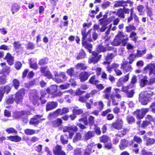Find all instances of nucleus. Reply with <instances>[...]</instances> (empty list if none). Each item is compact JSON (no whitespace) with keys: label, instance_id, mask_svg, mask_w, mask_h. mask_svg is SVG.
Wrapping results in <instances>:
<instances>
[{"label":"nucleus","instance_id":"nucleus-1","mask_svg":"<svg viewBox=\"0 0 155 155\" xmlns=\"http://www.w3.org/2000/svg\"><path fill=\"white\" fill-rule=\"evenodd\" d=\"M82 117L78 119V121L80 122L83 121L84 125L80 123H78L76 125L78 126L80 129L83 130L86 128L85 125H87L88 124L90 126H92L94 124V117L93 116L90 115L88 118L87 120V115L85 113L81 115Z\"/></svg>","mask_w":155,"mask_h":155},{"label":"nucleus","instance_id":"nucleus-2","mask_svg":"<svg viewBox=\"0 0 155 155\" xmlns=\"http://www.w3.org/2000/svg\"><path fill=\"white\" fill-rule=\"evenodd\" d=\"M154 94L151 91H142L139 95V101L142 105H147L150 101V97Z\"/></svg>","mask_w":155,"mask_h":155},{"label":"nucleus","instance_id":"nucleus-3","mask_svg":"<svg viewBox=\"0 0 155 155\" xmlns=\"http://www.w3.org/2000/svg\"><path fill=\"white\" fill-rule=\"evenodd\" d=\"M46 91L47 93L52 95V97H57L61 96L62 95V93L60 91H58V87L56 85H51L50 88L48 87Z\"/></svg>","mask_w":155,"mask_h":155},{"label":"nucleus","instance_id":"nucleus-4","mask_svg":"<svg viewBox=\"0 0 155 155\" xmlns=\"http://www.w3.org/2000/svg\"><path fill=\"white\" fill-rule=\"evenodd\" d=\"M25 94V89L21 88L19 89L15 94L14 97L15 102L17 104L21 103Z\"/></svg>","mask_w":155,"mask_h":155},{"label":"nucleus","instance_id":"nucleus-5","mask_svg":"<svg viewBox=\"0 0 155 155\" xmlns=\"http://www.w3.org/2000/svg\"><path fill=\"white\" fill-rule=\"evenodd\" d=\"M30 101L34 105H39V100L40 98L39 93L37 91L35 90L31 92L29 95Z\"/></svg>","mask_w":155,"mask_h":155},{"label":"nucleus","instance_id":"nucleus-6","mask_svg":"<svg viewBox=\"0 0 155 155\" xmlns=\"http://www.w3.org/2000/svg\"><path fill=\"white\" fill-rule=\"evenodd\" d=\"M90 75L89 72L83 71L80 72L76 78L79 79L81 82H84L88 79Z\"/></svg>","mask_w":155,"mask_h":155},{"label":"nucleus","instance_id":"nucleus-7","mask_svg":"<svg viewBox=\"0 0 155 155\" xmlns=\"http://www.w3.org/2000/svg\"><path fill=\"white\" fill-rule=\"evenodd\" d=\"M148 111L147 108H143L141 110H138L134 112V115H136L137 117L139 119L143 118L146 114Z\"/></svg>","mask_w":155,"mask_h":155},{"label":"nucleus","instance_id":"nucleus-8","mask_svg":"<svg viewBox=\"0 0 155 155\" xmlns=\"http://www.w3.org/2000/svg\"><path fill=\"white\" fill-rule=\"evenodd\" d=\"M47 69H48L47 66L41 67L40 68V71L44 76L46 77L48 79H51L53 78V75L49 70L46 71Z\"/></svg>","mask_w":155,"mask_h":155},{"label":"nucleus","instance_id":"nucleus-9","mask_svg":"<svg viewBox=\"0 0 155 155\" xmlns=\"http://www.w3.org/2000/svg\"><path fill=\"white\" fill-rule=\"evenodd\" d=\"M30 112L28 111H16L13 112V117L15 119H18L21 118L23 116L30 114Z\"/></svg>","mask_w":155,"mask_h":155},{"label":"nucleus","instance_id":"nucleus-10","mask_svg":"<svg viewBox=\"0 0 155 155\" xmlns=\"http://www.w3.org/2000/svg\"><path fill=\"white\" fill-rule=\"evenodd\" d=\"M42 115L37 114L34 116L33 117L31 118L29 121V124L31 125L36 126L40 123Z\"/></svg>","mask_w":155,"mask_h":155},{"label":"nucleus","instance_id":"nucleus-11","mask_svg":"<svg viewBox=\"0 0 155 155\" xmlns=\"http://www.w3.org/2000/svg\"><path fill=\"white\" fill-rule=\"evenodd\" d=\"M14 48L18 54L22 53L23 51V48L19 41H15L13 43Z\"/></svg>","mask_w":155,"mask_h":155},{"label":"nucleus","instance_id":"nucleus-12","mask_svg":"<svg viewBox=\"0 0 155 155\" xmlns=\"http://www.w3.org/2000/svg\"><path fill=\"white\" fill-rule=\"evenodd\" d=\"M58 103L56 101H51L48 102L46 105L45 110L46 111L51 110L56 108Z\"/></svg>","mask_w":155,"mask_h":155},{"label":"nucleus","instance_id":"nucleus-13","mask_svg":"<svg viewBox=\"0 0 155 155\" xmlns=\"http://www.w3.org/2000/svg\"><path fill=\"white\" fill-rule=\"evenodd\" d=\"M144 71H147L148 70L150 75L153 74L155 75V64L154 63H150L146 66L144 68Z\"/></svg>","mask_w":155,"mask_h":155},{"label":"nucleus","instance_id":"nucleus-14","mask_svg":"<svg viewBox=\"0 0 155 155\" xmlns=\"http://www.w3.org/2000/svg\"><path fill=\"white\" fill-rule=\"evenodd\" d=\"M53 153L55 155H66L65 153L62 150L61 146L57 145L53 149Z\"/></svg>","mask_w":155,"mask_h":155},{"label":"nucleus","instance_id":"nucleus-15","mask_svg":"<svg viewBox=\"0 0 155 155\" xmlns=\"http://www.w3.org/2000/svg\"><path fill=\"white\" fill-rule=\"evenodd\" d=\"M6 60L8 64L10 66H12L14 64V57L12 56L9 52L6 53L5 57L3 58Z\"/></svg>","mask_w":155,"mask_h":155},{"label":"nucleus","instance_id":"nucleus-16","mask_svg":"<svg viewBox=\"0 0 155 155\" xmlns=\"http://www.w3.org/2000/svg\"><path fill=\"white\" fill-rule=\"evenodd\" d=\"M69 112V109L68 108L64 107L61 109H58L54 112V114L57 116L62 115L65 114Z\"/></svg>","mask_w":155,"mask_h":155},{"label":"nucleus","instance_id":"nucleus-17","mask_svg":"<svg viewBox=\"0 0 155 155\" xmlns=\"http://www.w3.org/2000/svg\"><path fill=\"white\" fill-rule=\"evenodd\" d=\"M121 69L124 72H127L131 71L132 69L131 66L128 64V62L124 60L121 64Z\"/></svg>","mask_w":155,"mask_h":155},{"label":"nucleus","instance_id":"nucleus-18","mask_svg":"<svg viewBox=\"0 0 155 155\" xmlns=\"http://www.w3.org/2000/svg\"><path fill=\"white\" fill-rule=\"evenodd\" d=\"M12 85L10 84H8L3 87H2V90H0L2 92L4 95H7L11 91L12 88Z\"/></svg>","mask_w":155,"mask_h":155},{"label":"nucleus","instance_id":"nucleus-19","mask_svg":"<svg viewBox=\"0 0 155 155\" xmlns=\"http://www.w3.org/2000/svg\"><path fill=\"white\" fill-rule=\"evenodd\" d=\"M63 122L61 118H57L56 119L52 120L51 122V125L54 128H57L62 126Z\"/></svg>","mask_w":155,"mask_h":155},{"label":"nucleus","instance_id":"nucleus-20","mask_svg":"<svg viewBox=\"0 0 155 155\" xmlns=\"http://www.w3.org/2000/svg\"><path fill=\"white\" fill-rule=\"evenodd\" d=\"M7 138L8 140L15 142H19L22 140L21 137L18 135H11L8 136Z\"/></svg>","mask_w":155,"mask_h":155},{"label":"nucleus","instance_id":"nucleus-21","mask_svg":"<svg viewBox=\"0 0 155 155\" xmlns=\"http://www.w3.org/2000/svg\"><path fill=\"white\" fill-rule=\"evenodd\" d=\"M13 95L12 94L8 96L5 100L4 103L5 104L10 105L13 104L15 101Z\"/></svg>","mask_w":155,"mask_h":155},{"label":"nucleus","instance_id":"nucleus-22","mask_svg":"<svg viewBox=\"0 0 155 155\" xmlns=\"http://www.w3.org/2000/svg\"><path fill=\"white\" fill-rule=\"evenodd\" d=\"M123 122L122 120H118L117 122L112 124L111 126L112 127L117 129H120L122 127Z\"/></svg>","mask_w":155,"mask_h":155},{"label":"nucleus","instance_id":"nucleus-23","mask_svg":"<svg viewBox=\"0 0 155 155\" xmlns=\"http://www.w3.org/2000/svg\"><path fill=\"white\" fill-rule=\"evenodd\" d=\"M90 97L91 94L90 93H87L84 96H80L78 98V100L82 103H85Z\"/></svg>","mask_w":155,"mask_h":155},{"label":"nucleus","instance_id":"nucleus-24","mask_svg":"<svg viewBox=\"0 0 155 155\" xmlns=\"http://www.w3.org/2000/svg\"><path fill=\"white\" fill-rule=\"evenodd\" d=\"M68 135L66 134L61 135L60 136V141L61 143L64 145L67 144L68 143Z\"/></svg>","mask_w":155,"mask_h":155},{"label":"nucleus","instance_id":"nucleus-25","mask_svg":"<svg viewBox=\"0 0 155 155\" xmlns=\"http://www.w3.org/2000/svg\"><path fill=\"white\" fill-rule=\"evenodd\" d=\"M82 45L85 48L87 49L90 53H91V48H92V45L89 43H88L86 41H82Z\"/></svg>","mask_w":155,"mask_h":155},{"label":"nucleus","instance_id":"nucleus-26","mask_svg":"<svg viewBox=\"0 0 155 155\" xmlns=\"http://www.w3.org/2000/svg\"><path fill=\"white\" fill-rule=\"evenodd\" d=\"M75 68L77 70H84L87 69V66L84 63H79L75 65Z\"/></svg>","mask_w":155,"mask_h":155},{"label":"nucleus","instance_id":"nucleus-27","mask_svg":"<svg viewBox=\"0 0 155 155\" xmlns=\"http://www.w3.org/2000/svg\"><path fill=\"white\" fill-rule=\"evenodd\" d=\"M74 71V68L73 67L71 68H70L67 69L66 71L67 74L70 76V77H74V78H76L77 77L78 72H76V74H74L73 72Z\"/></svg>","mask_w":155,"mask_h":155},{"label":"nucleus","instance_id":"nucleus-28","mask_svg":"<svg viewBox=\"0 0 155 155\" xmlns=\"http://www.w3.org/2000/svg\"><path fill=\"white\" fill-rule=\"evenodd\" d=\"M19 5L17 3L13 4L12 6L11 11L12 12V14H14L15 13L18 12L20 9Z\"/></svg>","mask_w":155,"mask_h":155},{"label":"nucleus","instance_id":"nucleus-29","mask_svg":"<svg viewBox=\"0 0 155 155\" xmlns=\"http://www.w3.org/2000/svg\"><path fill=\"white\" fill-rule=\"evenodd\" d=\"M94 131H88L84 135V138L85 140H87L91 139L92 137L94 136Z\"/></svg>","mask_w":155,"mask_h":155},{"label":"nucleus","instance_id":"nucleus-30","mask_svg":"<svg viewBox=\"0 0 155 155\" xmlns=\"http://www.w3.org/2000/svg\"><path fill=\"white\" fill-rule=\"evenodd\" d=\"M86 53L84 50L83 49H81L78 54V55L76 57V59L77 60H79L84 58H85Z\"/></svg>","mask_w":155,"mask_h":155},{"label":"nucleus","instance_id":"nucleus-31","mask_svg":"<svg viewBox=\"0 0 155 155\" xmlns=\"http://www.w3.org/2000/svg\"><path fill=\"white\" fill-rule=\"evenodd\" d=\"M128 145V142L125 139L122 140L120 142L119 147L121 150H123Z\"/></svg>","mask_w":155,"mask_h":155},{"label":"nucleus","instance_id":"nucleus-32","mask_svg":"<svg viewBox=\"0 0 155 155\" xmlns=\"http://www.w3.org/2000/svg\"><path fill=\"white\" fill-rule=\"evenodd\" d=\"M39 130H37L36 131L33 129H27L24 130V132L25 134L27 135H32L37 133L39 132Z\"/></svg>","mask_w":155,"mask_h":155},{"label":"nucleus","instance_id":"nucleus-33","mask_svg":"<svg viewBox=\"0 0 155 155\" xmlns=\"http://www.w3.org/2000/svg\"><path fill=\"white\" fill-rule=\"evenodd\" d=\"M92 146L90 145H88L85 149L83 155H90L92 152Z\"/></svg>","mask_w":155,"mask_h":155},{"label":"nucleus","instance_id":"nucleus-34","mask_svg":"<svg viewBox=\"0 0 155 155\" xmlns=\"http://www.w3.org/2000/svg\"><path fill=\"white\" fill-rule=\"evenodd\" d=\"M49 58L47 57H44L38 61V64L40 66L44 65L48 63Z\"/></svg>","mask_w":155,"mask_h":155},{"label":"nucleus","instance_id":"nucleus-35","mask_svg":"<svg viewBox=\"0 0 155 155\" xmlns=\"http://www.w3.org/2000/svg\"><path fill=\"white\" fill-rule=\"evenodd\" d=\"M12 86H13L15 89L18 90L20 85V82L19 80L17 79H14L12 81Z\"/></svg>","mask_w":155,"mask_h":155},{"label":"nucleus","instance_id":"nucleus-36","mask_svg":"<svg viewBox=\"0 0 155 155\" xmlns=\"http://www.w3.org/2000/svg\"><path fill=\"white\" fill-rule=\"evenodd\" d=\"M144 139L146 141V145L148 146L153 144L155 141V140L153 139L147 137L146 136H144Z\"/></svg>","mask_w":155,"mask_h":155},{"label":"nucleus","instance_id":"nucleus-37","mask_svg":"<svg viewBox=\"0 0 155 155\" xmlns=\"http://www.w3.org/2000/svg\"><path fill=\"white\" fill-rule=\"evenodd\" d=\"M115 56V55L113 53L108 54L106 57V61L104 62L103 63L104 64H110V62L108 61V60H112Z\"/></svg>","mask_w":155,"mask_h":155},{"label":"nucleus","instance_id":"nucleus-38","mask_svg":"<svg viewBox=\"0 0 155 155\" xmlns=\"http://www.w3.org/2000/svg\"><path fill=\"white\" fill-rule=\"evenodd\" d=\"M148 83V81L147 80V77L145 76L140 79V85L141 87H143L147 84Z\"/></svg>","mask_w":155,"mask_h":155},{"label":"nucleus","instance_id":"nucleus-39","mask_svg":"<svg viewBox=\"0 0 155 155\" xmlns=\"http://www.w3.org/2000/svg\"><path fill=\"white\" fill-rule=\"evenodd\" d=\"M55 76V81L58 83H62L63 82V80H62L61 78H60V73L58 74L57 72H55L54 73Z\"/></svg>","mask_w":155,"mask_h":155},{"label":"nucleus","instance_id":"nucleus-40","mask_svg":"<svg viewBox=\"0 0 155 155\" xmlns=\"http://www.w3.org/2000/svg\"><path fill=\"white\" fill-rule=\"evenodd\" d=\"M121 43V40L115 37V38L111 42V44L115 46L120 45Z\"/></svg>","mask_w":155,"mask_h":155},{"label":"nucleus","instance_id":"nucleus-41","mask_svg":"<svg viewBox=\"0 0 155 155\" xmlns=\"http://www.w3.org/2000/svg\"><path fill=\"white\" fill-rule=\"evenodd\" d=\"M7 76L5 74L0 76V84L4 85L7 83Z\"/></svg>","mask_w":155,"mask_h":155},{"label":"nucleus","instance_id":"nucleus-42","mask_svg":"<svg viewBox=\"0 0 155 155\" xmlns=\"http://www.w3.org/2000/svg\"><path fill=\"white\" fill-rule=\"evenodd\" d=\"M5 131L8 134H17L18 133L17 131L12 127L7 128L5 130Z\"/></svg>","mask_w":155,"mask_h":155},{"label":"nucleus","instance_id":"nucleus-43","mask_svg":"<svg viewBox=\"0 0 155 155\" xmlns=\"http://www.w3.org/2000/svg\"><path fill=\"white\" fill-rule=\"evenodd\" d=\"M82 138V136L81 134L80 133H76V135L73 139V142H77L80 140Z\"/></svg>","mask_w":155,"mask_h":155},{"label":"nucleus","instance_id":"nucleus-44","mask_svg":"<svg viewBox=\"0 0 155 155\" xmlns=\"http://www.w3.org/2000/svg\"><path fill=\"white\" fill-rule=\"evenodd\" d=\"M134 141H135L139 143H141L142 140V139L140 137L135 136L134 137L133 140L131 141V143L130 144L131 145L133 144Z\"/></svg>","mask_w":155,"mask_h":155},{"label":"nucleus","instance_id":"nucleus-45","mask_svg":"<svg viewBox=\"0 0 155 155\" xmlns=\"http://www.w3.org/2000/svg\"><path fill=\"white\" fill-rule=\"evenodd\" d=\"M88 32L86 33V29L85 28L81 31V34L82 36V41H85V39L87 36Z\"/></svg>","mask_w":155,"mask_h":155},{"label":"nucleus","instance_id":"nucleus-46","mask_svg":"<svg viewBox=\"0 0 155 155\" xmlns=\"http://www.w3.org/2000/svg\"><path fill=\"white\" fill-rule=\"evenodd\" d=\"M89 82L91 84L96 85L97 86V80H96L95 75L91 77L89 80Z\"/></svg>","mask_w":155,"mask_h":155},{"label":"nucleus","instance_id":"nucleus-47","mask_svg":"<svg viewBox=\"0 0 155 155\" xmlns=\"http://www.w3.org/2000/svg\"><path fill=\"white\" fill-rule=\"evenodd\" d=\"M72 112L73 113L77 115L82 114L84 111L81 109H76L74 108L72 110Z\"/></svg>","mask_w":155,"mask_h":155},{"label":"nucleus","instance_id":"nucleus-48","mask_svg":"<svg viewBox=\"0 0 155 155\" xmlns=\"http://www.w3.org/2000/svg\"><path fill=\"white\" fill-rule=\"evenodd\" d=\"M26 47L27 50H33L35 48V45L33 42H29Z\"/></svg>","mask_w":155,"mask_h":155},{"label":"nucleus","instance_id":"nucleus-49","mask_svg":"<svg viewBox=\"0 0 155 155\" xmlns=\"http://www.w3.org/2000/svg\"><path fill=\"white\" fill-rule=\"evenodd\" d=\"M29 64L31 68L33 69L34 70H37L38 68V66L36 62L33 63L32 61H30Z\"/></svg>","mask_w":155,"mask_h":155},{"label":"nucleus","instance_id":"nucleus-50","mask_svg":"<svg viewBox=\"0 0 155 155\" xmlns=\"http://www.w3.org/2000/svg\"><path fill=\"white\" fill-rule=\"evenodd\" d=\"M116 15L119 17L124 18L125 17L124 11L122 9L118 10Z\"/></svg>","mask_w":155,"mask_h":155},{"label":"nucleus","instance_id":"nucleus-51","mask_svg":"<svg viewBox=\"0 0 155 155\" xmlns=\"http://www.w3.org/2000/svg\"><path fill=\"white\" fill-rule=\"evenodd\" d=\"M109 140V137L106 135H103L100 137V141L104 143L107 142Z\"/></svg>","mask_w":155,"mask_h":155},{"label":"nucleus","instance_id":"nucleus-52","mask_svg":"<svg viewBox=\"0 0 155 155\" xmlns=\"http://www.w3.org/2000/svg\"><path fill=\"white\" fill-rule=\"evenodd\" d=\"M88 63L89 64L93 63L95 64L97 63V57H92L89 58L88 60Z\"/></svg>","mask_w":155,"mask_h":155},{"label":"nucleus","instance_id":"nucleus-53","mask_svg":"<svg viewBox=\"0 0 155 155\" xmlns=\"http://www.w3.org/2000/svg\"><path fill=\"white\" fill-rule=\"evenodd\" d=\"M15 67L17 70H20L22 67V64L20 61H17L15 62L14 65Z\"/></svg>","mask_w":155,"mask_h":155},{"label":"nucleus","instance_id":"nucleus-54","mask_svg":"<svg viewBox=\"0 0 155 155\" xmlns=\"http://www.w3.org/2000/svg\"><path fill=\"white\" fill-rule=\"evenodd\" d=\"M127 119L128 123L132 124L135 121L134 117L131 116H128L127 117Z\"/></svg>","mask_w":155,"mask_h":155},{"label":"nucleus","instance_id":"nucleus-55","mask_svg":"<svg viewBox=\"0 0 155 155\" xmlns=\"http://www.w3.org/2000/svg\"><path fill=\"white\" fill-rule=\"evenodd\" d=\"M146 50H144L142 51L137 50V53L135 54L136 57H140L142 56L143 54H144L146 53Z\"/></svg>","mask_w":155,"mask_h":155},{"label":"nucleus","instance_id":"nucleus-56","mask_svg":"<svg viewBox=\"0 0 155 155\" xmlns=\"http://www.w3.org/2000/svg\"><path fill=\"white\" fill-rule=\"evenodd\" d=\"M10 70L9 68L7 66H5V67L2 68V72L3 73L8 74L10 72Z\"/></svg>","mask_w":155,"mask_h":155},{"label":"nucleus","instance_id":"nucleus-57","mask_svg":"<svg viewBox=\"0 0 155 155\" xmlns=\"http://www.w3.org/2000/svg\"><path fill=\"white\" fill-rule=\"evenodd\" d=\"M144 8V6L142 5H139L137 7V9L138 11L140 13L139 15H142L141 13Z\"/></svg>","mask_w":155,"mask_h":155},{"label":"nucleus","instance_id":"nucleus-58","mask_svg":"<svg viewBox=\"0 0 155 155\" xmlns=\"http://www.w3.org/2000/svg\"><path fill=\"white\" fill-rule=\"evenodd\" d=\"M136 57V55L133 54H131L130 55L128 58L129 61V64H131L132 63Z\"/></svg>","mask_w":155,"mask_h":155},{"label":"nucleus","instance_id":"nucleus-59","mask_svg":"<svg viewBox=\"0 0 155 155\" xmlns=\"http://www.w3.org/2000/svg\"><path fill=\"white\" fill-rule=\"evenodd\" d=\"M60 78H61L62 80H63L64 82L66 80L67 77L64 72H60Z\"/></svg>","mask_w":155,"mask_h":155},{"label":"nucleus","instance_id":"nucleus-60","mask_svg":"<svg viewBox=\"0 0 155 155\" xmlns=\"http://www.w3.org/2000/svg\"><path fill=\"white\" fill-rule=\"evenodd\" d=\"M123 4V1H117L115 2L114 5V7H118L122 6Z\"/></svg>","mask_w":155,"mask_h":155},{"label":"nucleus","instance_id":"nucleus-61","mask_svg":"<svg viewBox=\"0 0 155 155\" xmlns=\"http://www.w3.org/2000/svg\"><path fill=\"white\" fill-rule=\"evenodd\" d=\"M85 91H82L80 90V89H78L76 90L75 92V94L77 96H80L81 95L85 93Z\"/></svg>","mask_w":155,"mask_h":155},{"label":"nucleus","instance_id":"nucleus-62","mask_svg":"<svg viewBox=\"0 0 155 155\" xmlns=\"http://www.w3.org/2000/svg\"><path fill=\"white\" fill-rule=\"evenodd\" d=\"M98 106V108L99 110L100 111L101 110L103 109L104 106V104L102 101H99Z\"/></svg>","mask_w":155,"mask_h":155},{"label":"nucleus","instance_id":"nucleus-63","mask_svg":"<svg viewBox=\"0 0 155 155\" xmlns=\"http://www.w3.org/2000/svg\"><path fill=\"white\" fill-rule=\"evenodd\" d=\"M127 97H133L134 92L133 90H131L129 91H127L126 93Z\"/></svg>","mask_w":155,"mask_h":155},{"label":"nucleus","instance_id":"nucleus-64","mask_svg":"<svg viewBox=\"0 0 155 155\" xmlns=\"http://www.w3.org/2000/svg\"><path fill=\"white\" fill-rule=\"evenodd\" d=\"M141 153L143 155H153V154L151 152L147 151L144 150H142Z\"/></svg>","mask_w":155,"mask_h":155}]
</instances>
